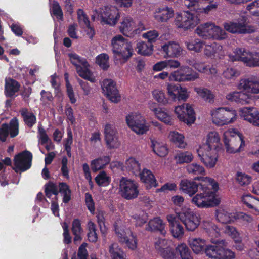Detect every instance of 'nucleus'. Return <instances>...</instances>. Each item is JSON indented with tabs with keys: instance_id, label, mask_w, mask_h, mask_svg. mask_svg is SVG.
Returning a JSON list of instances; mask_svg holds the SVG:
<instances>
[{
	"instance_id": "obj_11",
	"label": "nucleus",
	"mask_w": 259,
	"mask_h": 259,
	"mask_svg": "<svg viewBox=\"0 0 259 259\" xmlns=\"http://www.w3.org/2000/svg\"><path fill=\"white\" fill-rule=\"evenodd\" d=\"M198 78V74L193 72L191 68L183 66L169 74V80L175 81H194Z\"/></svg>"
},
{
	"instance_id": "obj_53",
	"label": "nucleus",
	"mask_w": 259,
	"mask_h": 259,
	"mask_svg": "<svg viewBox=\"0 0 259 259\" xmlns=\"http://www.w3.org/2000/svg\"><path fill=\"white\" fill-rule=\"evenodd\" d=\"M50 14L52 16H55L58 20L63 21V13L57 1H53L50 9Z\"/></svg>"
},
{
	"instance_id": "obj_28",
	"label": "nucleus",
	"mask_w": 259,
	"mask_h": 259,
	"mask_svg": "<svg viewBox=\"0 0 259 259\" xmlns=\"http://www.w3.org/2000/svg\"><path fill=\"white\" fill-rule=\"evenodd\" d=\"M19 112L23 118L24 124L29 128H32L37 122V118L34 113L27 108H22Z\"/></svg>"
},
{
	"instance_id": "obj_58",
	"label": "nucleus",
	"mask_w": 259,
	"mask_h": 259,
	"mask_svg": "<svg viewBox=\"0 0 259 259\" xmlns=\"http://www.w3.org/2000/svg\"><path fill=\"white\" fill-rule=\"evenodd\" d=\"M242 202L249 208L256 209L255 205L259 202V199L250 195H247L242 197Z\"/></svg>"
},
{
	"instance_id": "obj_32",
	"label": "nucleus",
	"mask_w": 259,
	"mask_h": 259,
	"mask_svg": "<svg viewBox=\"0 0 259 259\" xmlns=\"http://www.w3.org/2000/svg\"><path fill=\"white\" fill-rule=\"evenodd\" d=\"M155 103L150 105V109L154 111L158 119L167 125H172V121L171 116L162 108H157Z\"/></svg>"
},
{
	"instance_id": "obj_64",
	"label": "nucleus",
	"mask_w": 259,
	"mask_h": 259,
	"mask_svg": "<svg viewBox=\"0 0 259 259\" xmlns=\"http://www.w3.org/2000/svg\"><path fill=\"white\" fill-rule=\"evenodd\" d=\"M88 67H84L82 66L77 67L76 69L78 75L83 79L89 80L92 82H94V79L91 77V73Z\"/></svg>"
},
{
	"instance_id": "obj_33",
	"label": "nucleus",
	"mask_w": 259,
	"mask_h": 259,
	"mask_svg": "<svg viewBox=\"0 0 259 259\" xmlns=\"http://www.w3.org/2000/svg\"><path fill=\"white\" fill-rule=\"evenodd\" d=\"M146 230L148 231H159L160 234H164V224L163 221L159 218H154L150 220L146 227Z\"/></svg>"
},
{
	"instance_id": "obj_25",
	"label": "nucleus",
	"mask_w": 259,
	"mask_h": 259,
	"mask_svg": "<svg viewBox=\"0 0 259 259\" xmlns=\"http://www.w3.org/2000/svg\"><path fill=\"white\" fill-rule=\"evenodd\" d=\"M180 190L190 196H193L199 189L200 183L188 179L182 180L180 183Z\"/></svg>"
},
{
	"instance_id": "obj_34",
	"label": "nucleus",
	"mask_w": 259,
	"mask_h": 259,
	"mask_svg": "<svg viewBox=\"0 0 259 259\" xmlns=\"http://www.w3.org/2000/svg\"><path fill=\"white\" fill-rule=\"evenodd\" d=\"M174 14V10L171 8H170L168 7L159 8L156 10L155 18L158 22H164L172 18Z\"/></svg>"
},
{
	"instance_id": "obj_39",
	"label": "nucleus",
	"mask_w": 259,
	"mask_h": 259,
	"mask_svg": "<svg viewBox=\"0 0 259 259\" xmlns=\"http://www.w3.org/2000/svg\"><path fill=\"white\" fill-rule=\"evenodd\" d=\"M190 245L194 252L196 254L205 253V241L200 238L193 239Z\"/></svg>"
},
{
	"instance_id": "obj_18",
	"label": "nucleus",
	"mask_w": 259,
	"mask_h": 259,
	"mask_svg": "<svg viewBox=\"0 0 259 259\" xmlns=\"http://www.w3.org/2000/svg\"><path fill=\"white\" fill-rule=\"evenodd\" d=\"M114 227L119 241L124 243L129 248L135 249L137 246V242L131 231L128 230L125 231L123 227L118 226L116 224L114 225Z\"/></svg>"
},
{
	"instance_id": "obj_45",
	"label": "nucleus",
	"mask_w": 259,
	"mask_h": 259,
	"mask_svg": "<svg viewBox=\"0 0 259 259\" xmlns=\"http://www.w3.org/2000/svg\"><path fill=\"white\" fill-rule=\"evenodd\" d=\"M71 63L77 68V67L82 66L84 67H88L89 64L84 58H82L76 53L68 54Z\"/></svg>"
},
{
	"instance_id": "obj_23",
	"label": "nucleus",
	"mask_w": 259,
	"mask_h": 259,
	"mask_svg": "<svg viewBox=\"0 0 259 259\" xmlns=\"http://www.w3.org/2000/svg\"><path fill=\"white\" fill-rule=\"evenodd\" d=\"M239 88L247 93L258 94L259 79L252 77L242 79L240 81Z\"/></svg>"
},
{
	"instance_id": "obj_50",
	"label": "nucleus",
	"mask_w": 259,
	"mask_h": 259,
	"mask_svg": "<svg viewBox=\"0 0 259 259\" xmlns=\"http://www.w3.org/2000/svg\"><path fill=\"white\" fill-rule=\"evenodd\" d=\"M169 138L171 141L180 148H185L186 144L184 142V136L177 132H170Z\"/></svg>"
},
{
	"instance_id": "obj_8",
	"label": "nucleus",
	"mask_w": 259,
	"mask_h": 259,
	"mask_svg": "<svg viewBox=\"0 0 259 259\" xmlns=\"http://www.w3.org/2000/svg\"><path fill=\"white\" fill-rule=\"evenodd\" d=\"M126 121L130 128L138 134L143 135L149 130L145 119L139 113L129 114L126 117Z\"/></svg>"
},
{
	"instance_id": "obj_2",
	"label": "nucleus",
	"mask_w": 259,
	"mask_h": 259,
	"mask_svg": "<svg viewBox=\"0 0 259 259\" xmlns=\"http://www.w3.org/2000/svg\"><path fill=\"white\" fill-rule=\"evenodd\" d=\"M203 228L208 235L211 237L212 244L206 245L205 253L209 258L213 259H233L234 253L231 250L225 248L226 242L223 239H217L219 236V229L212 222H204Z\"/></svg>"
},
{
	"instance_id": "obj_15",
	"label": "nucleus",
	"mask_w": 259,
	"mask_h": 259,
	"mask_svg": "<svg viewBox=\"0 0 259 259\" xmlns=\"http://www.w3.org/2000/svg\"><path fill=\"white\" fill-rule=\"evenodd\" d=\"M107 147L109 149L117 148L120 146L118 132L115 126L110 123L105 125L104 131Z\"/></svg>"
},
{
	"instance_id": "obj_12",
	"label": "nucleus",
	"mask_w": 259,
	"mask_h": 259,
	"mask_svg": "<svg viewBox=\"0 0 259 259\" xmlns=\"http://www.w3.org/2000/svg\"><path fill=\"white\" fill-rule=\"evenodd\" d=\"M175 112L180 120L188 125H191L196 120L194 109L189 104L176 107Z\"/></svg>"
},
{
	"instance_id": "obj_22",
	"label": "nucleus",
	"mask_w": 259,
	"mask_h": 259,
	"mask_svg": "<svg viewBox=\"0 0 259 259\" xmlns=\"http://www.w3.org/2000/svg\"><path fill=\"white\" fill-rule=\"evenodd\" d=\"M159 51L164 57H178L181 55L182 49L178 43L168 41L162 45Z\"/></svg>"
},
{
	"instance_id": "obj_31",
	"label": "nucleus",
	"mask_w": 259,
	"mask_h": 259,
	"mask_svg": "<svg viewBox=\"0 0 259 259\" xmlns=\"http://www.w3.org/2000/svg\"><path fill=\"white\" fill-rule=\"evenodd\" d=\"M111 157L109 156H102L91 161V167L94 172L103 169L109 164Z\"/></svg>"
},
{
	"instance_id": "obj_16",
	"label": "nucleus",
	"mask_w": 259,
	"mask_h": 259,
	"mask_svg": "<svg viewBox=\"0 0 259 259\" xmlns=\"http://www.w3.org/2000/svg\"><path fill=\"white\" fill-rule=\"evenodd\" d=\"M19 134V122L16 117L13 118L9 124L3 123L0 127V141L4 142L10 134L11 138L16 137Z\"/></svg>"
},
{
	"instance_id": "obj_27",
	"label": "nucleus",
	"mask_w": 259,
	"mask_h": 259,
	"mask_svg": "<svg viewBox=\"0 0 259 259\" xmlns=\"http://www.w3.org/2000/svg\"><path fill=\"white\" fill-rule=\"evenodd\" d=\"M135 23L131 17H125L123 18L119 26L120 31L125 36L131 37L134 31Z\"/></svg>"
},
{
	"instance_id": "obj_55",
	"label": "nucleus",
	"mask_w": 259,
	"mask_h": 259,
	"mask_svg": "<svg viewBox=\"0 0 259 259\" xmlns=\"http://www.w3.org/2000/svg\"><path fill=\"white\" fill-rule=\"evenodd\" d=\"M109 252L112 259H126L125 253L116 244H112L110 246Z\"/></svg>"
},
{
	"instance_id": "obj_17",
	"label": "nucleus",
	"mask_w": 259,
	"mask_h": 259,
	"mask_svg": "<svg viewBox=\"0 0 259 259\" xmlns=\"http://www.w3.org/2000/svg\"><path fill=\"white\" fill-rule=\"evenodd\" d=\"M104 94L112 102L117 103L120 100V96L117 89L116 82L111 79H105L101 84Z\"/></svg>"
},
{
	"instance_id": "obj_36",
	"label": "nucleus",
	"mask_w": 259,
	"mask_h": 259,
	"mask_svg": "<svg viewBox=\"0 0 259 259\" xmlns=\"http://www.w3.org/2000/svg\"><path fill=\"white\" fill-rule=\"evenodd\" d=\"M226 98L229 101L241 104L248 103L249 99L248 95L243 92H234L230 93L226 96Z\"/></svg>"
},
{
	"instance_id": "obj_4",
	"label": "nucleus",
	"mask_w": 259,
	"mask_h": 259,
	"mask_svg": "<svg viewBox=\"0 0 259 259\" xmlns=\"http://www.w3.org/2000/svg\"><path fill=\"white\" fill-rule=\"evenodd\" d=\"M111 44L115 58H121L127 61L132 56L134 51L131 42L121 35L114 36L112 39Z\"/></svg>"
},
{
	"instance_id": "obj_51",
	"label": "nucleus",
	"mask_w": 259,
	"mask_h": 259,
	"mask_svg": "<svg viewBox=\"0 0 259 259\" xmlns=\"http://www.w3.org/2000/svg\"><path fill=\"white\" fill-rule=\"evenodd\" d=\"M109 57L106 53L98 55L96 58V63L104 70H107L109 67Z\"/></svg>"
},
{
	"instance_id": "obj_21",
	"label": "nucleus",
	"mask_w": 259,
	"mask_h": 259,
	"mask_svg": "<svg viewBox=\"0 0 259 259\" xmlns=\"http://www.w3.org/2000/svg\"><path fill=\"white\" fill-rule=\"evenodd\" d=\"M240 115L254 126H259V112L255 108L244 107L240 110Z\"/></svg>"
},
{
	"instance_id": "obj_47",
	"label": "nucleus",
	"mask_w": 259,
	"mask_h": 259,
	"mask_svg": "<svg viewBox=\"0 0 259 259\" xmlns=\"http://www.w3.org/2000/svg\"><path fill=\"white\" fill-rule=\"evenodd\" d=\"M247 52L244 48H236L233 54L229 55V58L232 61H242L245 63L244 58H248L246 56Z\"/></svg>"
},
{
	"instance_id": "obj_1",
	"label": "nucleus",
	"mask_w": 259,
	"mask_h": 259,
	"mask_svg": "<svg viewBox=\"0 0 259 259\" xmlns=\"http://www.w3.org/2000/svg\"><path fill=\"white\" fill-rule=\"evenodd\" d=\"M194 180H201L200 183V192L192 199V203L198 208H207L217 206L220 199L216 192L219 189L218 183L213 179L208 177H197Z\"/></svg>"
},
{
	"instance_id": "obj_10",
	"label": "nucleus",
	"mask_w": 259,
	"mask_h": 259,
	"mask_svg": "<svg viewBox=\"0 0 259 259\" xmlns=\"http://www.w3.org/2000/svg\"><path fill=\"white\" fill-rule=\"evenodd\" d=\"M99 16L102 23L112 26L117 24L120 17L119 10L112 6H105L101 10Z\"/></svg>"
},
{
	"instance_id": "obj_20",
	"label": "nucleus",
	"mask_w": 259,
	"mask_h": 259,
	"mask_svg": "<svg viewBox=\"0 0 259 259\" xmlns=\"http://www.w3.org/2000/svg\"><path fill=\"white\" fill-rule=\"evenodd\" d=\"M224 28L232 33L246 34L252 32L250 27L247 25L245 20L236 22H230L224 25Z\"/></svg>"
},
{
	"instance_id": "obj_57",
	"label": "nucleus",
	"mask_w": 259,
	"mask_h": 259,
	"mask_svg": "<svg viewBox=\"0 0 259 259\" xmlns=\"http://www.w3.org/2000/svg\"><path fill=\"white\" fill-rule=\"evenodd\" d=\"M45 193L46 196L50 198L52 194L57 196L58 194V190L57 186L52 181H49L45 185Z\"/></svg>"
},
{
	"instance_id": "obj_19",
	"label": "nucleus",
	"mask_w": 259,
	"mask_h": 259,
	"mask_svg": "<svg viewBox=\"0 0 259 259\" xmlns=\"http://www.w3.org/2000/svg\"><path fill=\"white\" fill-rule=\"evenodd\" d=\"M169 97L174 101H185L189 97L186 87H182L180 84L170 83L167 86Z\"/></svg>"
},
{
	"instance_id": "obj_7",
	"label": "nucleus",
	"mask_w": 259,
	"mask_h": 259,
	"mask_svg": "<svg viewBox=\"0 0 259 259\" xmlns=\"http://www.w3.org/2000/svg\"><path fill=\"white\" fill-rule=\"evenodd\" d=\"M33 155L31 152L24 150L16 154L14 158V167L13 169L15 172H24L29 169L32 166Z\"/></svg>"
},
{
	"instance_id": "obj_62",
	"label": "nucleus",
	"mask_w": 259,
	"mask_h": 259,
	"mask_svg": "<svg viewBox=\"0 0 259 259\" xmlns=\"http://www.w3.org/2000/svg\"><path fill=\"white\" fill-rule=\"evenodd\" d=\"M212 33H211L210 36V39L217 40L224 39L226 37V34L224 30L221 28L219 26H217L214 25L212 29Z\"/></svg>"
},
{
	"instance_id": "obj_42",
	"label": "nucleus",
	"mask_w": 259,
	"mask_h": 259,
	"mask_svg": "<svg viewBox=\"0 0 259 259\" xmlns=\"http://www.w3.org/2000/svg\"><path fill=\"white\" fill-rule=\"evenodd\" d=\"M58 193L63 195V202L67 203L71 199V191L69 186L65 182H60L58 185Z\"/></svg>"
},
{
	"instance_id": "obj_6",
	"label": "nucleus",
	"mask_w": 259,
	"mask_h": 259,
	"mask_svg": "<svg viewBox=\"0 0 259 259\" xmlns=\"http://www.w3.org/2000/svg\"><path fill=\"white\" fill-rule=\"evenodd\" d=\"M119 192L121 196L126 200L136 198L139 193L138 184L135 181L122 177L119 182Z\"/></svg>"
},
{
	"instance_id": "obj_44",
	"label": "nucleus",
	"mask_w": 259,
	"mask_h": 259,
	"mask_svg": "<svg viewBox=\"0 0 259 259\" xmlns=\"http://www.w3.org/2000/svg\"><path fill=\"white\" fill-rule=\"evenodd\" d=\"M224 107H220L217 109L215 110L212 111L211 116L212 122L214 124L219 126L224 125Z\"/></svg>"
},
{
	"instance_id": "obj_56",
	"label": "nucleus",
	"mask_w": 259,
	"mask_h": 259,
	"mask_svg": "<svg viewBox=\"0 0 259 259\" xmlns=\"http://www.w3.org/2000/svg\"><path fill=\"white\" fill-rule=\"evenodd\" d=\"M224 125L233 122L236 119L237 113L236 111L232 108H224Z\"/></svg>"
},
{
	"instance_id": "obj_54",
	"label": "nucleus",
	"mask_w": 259,
	"mask_h": 259,
	"mask_svg": "<svg viewBox=\"0 0 259 259\" xmlns=\"http://www.w3.org/2000/svg\"><path fill=\"white\" fill-rule=\"evenodd\" d=\"M95 181L99 186H108L111 181V178L107 176L105 171H101L95 178Z\"/></svg>"
},
{
	"instance_id": "obj_24",
	"label": "nucleus",
	"mask_w": 259,
	"mask_h": 259,
	"mask_svg": "<svg viewBox=\"0 0 259 259\" xmlns=\"http://www.w3.org/2000/svg\"><path fill=\"white\" fill-rule=\"evenodd\" d=\"M166 218L173 236L175 238L182 237L184 234V229L177 217L173 214H169Z\"/></svg>"
},
{
	"instance_id": "obj_40",
	"label": "nucleus",
	"mask_w": 259,
	"mask_h": 259,
	"mask_svg": "<svg viewBox=\"0 0 259 259\" xmlns=\"http://www.w3.org/2000/svg\"><path fill=\"white\" fill-rule=\"evenodd\" d=\"M126 169L135 175L139 173L141 170L140 164L135 158L131 157L127 159L125 163Z\"/></svg>"
},
{
	"instance_id": "obj_61",
	"label": "nucleus",
	"mask_w": 259,
	"mask_h": 259,
	"mask_svg": "<svg viewBox=\"0 0 259 259\" xmlns=\"http://www.w3.org/2000/svg\"><path fill=\"white\" fill-rule=\"evenodd\" d=\"M96 225L92 222L89 223V232L88 233V239L89 242L96 243L98 240V235L96 232Z\"/></svg>"
},
{
	"instance_id": "obj_5",
	"label": "nucleus",
	"mask_w": 259,
	"mask_h": 259,
	"mask_svg": "<svg viewBox=\"0 0 259 259\" xmlns=\"http://www.w3.org/2000/svg\"><path fill=\"white\" fill-rule=\"evenodd\" d=\"M178 220L184 224L187 230L194 231L199 225V220L196 214L190 208L183 207L176 212Z\"/></svg>"
},
{
	"instance_id": "obj_41",
	"label": "nucleus",
	"mask_w": 259,
	"mask_h": 259,
	"mask_svg": "<svg viewBox=\"0 0 259 259\" xmlns=\"http://www.w3.org/2000/svg\"><path fill=\"white\" fill-rule=\"evenodd\" d=\"M222 49V46L215 42L205 45L204 54L208 57H215L217 54H219Z\"/></svg>"
},
{
	"instance_id": "obj_59",
	"label": "nucleus",
	"mask_w": 259,
	"mask_h": 259,
	"mask_svg": "<svg viewBox=\"0 0 259 259\" xmlns=\"http://www.w3.org/2000/svg\"><path fill=\"white\" fill-rule=\"evenodd\" d=\"M77 15L78 22L80 26H90V21L89 18L83 10L78 9L77 12Z\"/></svg>"
},
{
	"instance_id": "obj_46",
	"label": "nucleus",
	"mask_w": 259,
	"mask_h": 259,
	"mask_svg": "<svg viewBox=\"0 0 259 259\" xmlns=\"http://www.w3.org/2000/svg\"><path fill=\"white\" fill-rule=\"evenodd\" d=\"M151 141L152 150L156 155L160 157H164L167 154L168 150L165 146L153 140Z\"/></svg>"
},
{
	"instance_id": "obj_38",
	"label": "nucleus",
	"mask_w": 259,
	"mask_h": 259,
	"mask_svg": "<svg viewBox=\"0 0 259 259\" xmlns=\"http://www.w3.org/2000/svg\"><path fill=\"white\" fill-rule=\"evenodd\" d=\"M153 45L148 41H141L137 44L136 50L139 54L143 56H149L153 51Z\"/></svg>"
},
{
	"instance_id": "obj_30",
	"label": "nucleus",
	"mask_w": 259,
	"mask_h": 259,
	"mask_svg": "<svg viewBox=\"0 0 259 259\" xmlns=\"http://www.w3.org/2000/svg\"><path fill=\"white\" fill-rule=\"evenodd\" d=\"M142 182L146 185L147 189L153 187H156L157 186V181L152 172L147 169L144 168L141 172L138 174Z\"/></svg>"
},
{
	"instance_id": "obj_29",
	"label": "nucleus",
	"mask_w": 259,
	"mask_h": 259,
	"mask_svg": "<svg viewBox=\"0 0 259 259\" xmlns=\"http://www.w3.org/2000/svg\"><path fill=\"white\" fill-rule=\"evenodd\" d=\"M220 140L219 134L216 132H211L207 135L206 143L200 147L218 151L221 145Z\"/></svg>"
},
{
	"instance_id": "obj_43",
	"label": "nucleus",
	"mask_w": 259,
	"mask_h": 259,
	"mask_svg": "<svg viewBox=\"0 0 259 259\" xmlns=\"http://www.w3.org/2000/svg\"><path fill=\"white\" fill-rule=\"evenodd\" d=\"M187 49L191 51L200 52L205 45L204 42L199 39H194L185 42Z\"/></svg>"
},
{
	"instance_id": "obj_14",
	"label": "nucleus",
	"mask_w": 259,
	"mask_h": 259,
	"mask_svg": "<svg viewBox=\"0 0 259 259\" xmlns=\"http://www.w3.org/2000/svg\"><path fill=\"white\" fill-rule=\"evenodd\" d=\"M223 141L226 151L230 153L240 152L245 146V141L240 133L238 134L237 137L231 136L230 138H227V136L224 134Z\"/></svg>"
},
{
	"instance_id": "obj_48",
	"label": "nucleus",
	"mask_w": 259,
	"mask_h": 259,
	"mask_svg": "<svg viewBox=\"0 0 259 259\" xmlns=\"http://www.w3.org/2000/svg\"><path fill=\"white\" fill-rule=\"evenodd\" d=\"M38 137L40 141V144L42 145L47 143L49 141V144H47L45 146V148L47 151H49L51 149V146H53L52 143L50 140L48 135L46 133V130L42 127L38 126Z\"/></svg>"
},
{
	"instance_id": "obj_26",
	"label": "nucleus",
	"mask_w": 259,
	"mask_h": 259,
	"mask_svg": "<svg viewBox=\"0 0 259 259\" xmlns=\"http://www.w3.org/2000/svg\"><path fill=\"white\" fill-rule=\"evenodd\" d=\"M5 95L7 97L12 98L15 96L20 88L21 85L19 82L14 79L6 78L5 80Z\"/></svg>"
},
{
	"instance_id": "obj_3",
	"label": "nucleus",
	"mask_w": 259,
	"mask_h": 259,
	"mask_svg": "<svg viewBox=\"0 0 259 259\" xmlns=\"http://www.w3.org/2000/svg\"><path fill=\"white\" fill-rule=\"evenodd\" d=\"M167 241L164 239L158 238L155 242V248L158 254L163 259H176L178 252L181 259H193L191 252L185 244L179 245L175 249L166 246Z\"/></svg>"
},
{
	"instance_id": "obj_52",
	"label": "nucleus",
	"mask_w": 259,
	"mask_h": 259,
	"mask_svg": "<svg viewBox=\"0 0 259 259\" xmlns=\"http://www.w3.org/2000/svg\"><path fill=\"white\" fill-rule=\"evenodd\" d=\"M175 159L176 160L177 163L183 164L191 162L193 159V156L190 152L185 151L177 153L175 156Z\"/></svg>"
},
{
	"instance_id": "obj_35",
	"label": "nucleus",
	"mask_w": 259,
	"mask_h": 259,
	"mask_svg": "<svg viewBox=\"0 0 259 259\" xmlns=\"http://www.w3.org/2000/svg\"><path fill=\"white\" fill-rule=\"evenodd\" d=\"M214 24L206 23L198 26L196 29V33L204 39H210Z\"/></svg>"
},
{
	"instance_id": "obj_9",
	"label": "nucleus",
	"mask_w": 259,
	"mask_h": 259,
	"mask_svg": "<svg viewBox=\"0 0 259 259\" xmlns=\"http://www.w3.org/2000/svg\"><path fill=\"white\" fill-rule=\"evenodd\" d=\"M199 19L195 13L183 11L177 14L175 24L179 28L187 30L194 27L198 23Z\"/></svg>"
},
{
	"instance_id": "obj_63",
	"label": "nucleus",
	"mask_w": 259,
	"mask_h": 259,
	"mask_svg": "<svg viewBox=\"0 0 259 259\" xmlns=\"http://www.w3.org/2000/svg\"><path fill=\"white\" fill-rule=\"evenodd\" d=\"M197 93L204 100L211 102V100L213 98V95L211 94L210 90L202 88H196L195 89Z\"/></svg>"
},
{
	"instance_id": "obj_49",
	"label": "nucleus",
	"mask_w": 259,
	"mask_h": 259,
	"mask_svg": "<svg viewBox=\"0 0 259 259\" xmlns=\"http://www.w3.org/2000/svg\"><path fill=\"white\" fill-rule=\"evenodd\" d=\"M187 170L190 174L197 175L198 176L196 177H199L198 175H204L205 172V169L202 166L195 163L188 164L187 166ZM202 177H203L202 176Z\"/></svg>"
},
{
	"instance_id": "obj_60",
	"label": "nucleus",
	"mask_w": 259,
	"mask_h": 259,
	"mask_svg": "<svg viewBox=\"0 0 259 259\" xmlns=\"http://www.w3.org/2000/svg\"><path fill=\"white\" fill-rule=\"evenodd\" d=\"M235 179L236 182L241 186L248 185L251 180L250 176L241 172H237L236 173Z\"/></svg>"
},
{
	"instance_id": "obj_37",
	"label": "nucleus",
	"mask_w": 259,
	"mask_h": 259,
	"mask_svg": "<svg viewBox=\"0 0 259 259\" xmlns=\"http://www.w3.org/2000/svg\"><path fill=\"white\" fill-rule=\"evenodd\" d=\"M215 216L217 220L222 224H228L234 221L235 219V215L229 213L223 209H219L216 210Z\"/></svg>"
},
{
	"instance_id": "obj_13",
	"label": "nucleus",
	"mask_w": 259,
	"mask_h": 259,
	"mask_svg": "<svg viewBox=\"0 0 259 259\" xmlns=\"http://www.w3.org/2000/svg\"><path fill=\"white\" fill-rule=\"evenodd\" d=\"M218 151L199 147L197 152L201 161L209 168L215 166L218 161Z\"/></svg>"
}]
</instances>
